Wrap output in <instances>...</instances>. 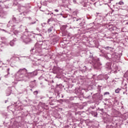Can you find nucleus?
Returning a JSON list of instances; mask_svg holds the SVG:
<instances>
[{
	"label": "nucleus",
	"instance_id": "nucleus-1",
	"mask_svg": "<svg viewBox=\"0 0 128 128\" xmlns=\"http://www.w3.org/2000/svg\"><path fill=\"white\" fill-rule=\"evenodd\" d=\"M36 74L34 72H28V70L26 68L20 69L15 74L14 77L18 82L24 80L26 82L32 78H34Z\"/></svg>",
	"mask_w": 128,
	"mask_h": 128
},
{
	"label": "nucleus",
	"instance_id": "nucleus-2",
	"mask_svg": "<svg viewBox=\"0 0 128 128\" xmlns=\"http://www.w3.org/2000/svg\"><path fill=\"white\" fill-rule=\"evenodd\" d=\"M42 48L48 50V44L46 41H39L35 44L34 48L32 49V52H34L36 56H42Z\"/></svg>",
	"mask_w": 128,
	"mask_h": 128
},
{
	"label": "nucleus",
	"instance_id": "nucleus-3",
	"mask_svg": "<svg viewBox=\"0 0 128 128\" xmlns=\"http://www.w3.org/2000/svg\"><path fill=\"white\" fill-rule=\"evenodd\" d=\"M20 32H24L22 36H21L20 38L25 44H28L32 42V39L30 38V35L28 34V30L26 28V27L24 26H20ZM25 30V31H24Z\"/></svg>",
	"mask_w": 128,
	"mask_h": 128
},
{
	"label": "nucleus",
	"instance_id": "nucleus-4",
	"mask_svg": "<svg viewBox=\"0 0 128 128\" xmlns=\"http://www.w3.org/2000/svg\"><path fill=\"white\" fill-rule=\"evenodd\" d=\"M19 12H20V13L18 15V18L17 17V18H13L12 19V22H20V20H22V16H26V14H28V10H26V8L24 6H21L20 8Z\"/></svg>",
	"mask_w": 128,
	"mask_h": 128
},
{
	"label": "nucleus",
	"instance_id": "nucleus-5",
	"mask_svg": "<svg viewBox=\"0 0 128 128\" xmlns=\"http://www.w3.org/2000/svg\"><path fill=\"white\" fill-rule=\"evenodd\" d=\"M0 6L2 8H0V18H4V16H6V12H4L2 10V8H6V6L4 5V2H2L0 4Z\"/></svg>",
	"mask_w": 128,
	"mask_h": 128
},
{
	"label": "nucleus",
	"instance_id": "nucleus-6",
	"mask_svg": "<svg viewBox=\"0 0 128 128\" xmlns=\"http://www.w3.org/2000/svg\"><path fill=\"white\" fill-rule=\"evenodd\" d=\"M9 64H14L16 62L20 60V58L16 56H13L10 60H7Z\"/></svg>",
	"mask_w": 128,
	"mask_h": 128
},
{
	"label": "nucleus",
	"instance_id": "nucleus-7",
	"mask_svg": "<svg viewBox=\"0 0 128 128\" xmlns=\"http://www.w3.org/2000/svg\"><path fill=\"white\" fill-rule=\"evenodd\" d=\"M41 64L40 59H38L37 60H34L32 62L33 66H40Z\"/></svg>",
	"mask_w": 128,
	"mask_h": 128
},
{
	"label": "nucleus",
	"instance_id": "nucleus-8",
	"mask_svg": "<svg viewBox=\"0 0 128 128\" xmlns=\"http://www.w3.org/2000/svg\"><path fill=\"white\" fill-rule=\"evenodd\" d=\"M12 92V88L10 87L8 88L6 92V94L8 96H10V94Z\"/></svg>",
	"mask_w": 128,
	"mask_h": 128
},
{
	"label": "nucleus",
	"instance_id": "nucleus-9",
	"mask_svg": "<svg viewBox=\"0 0 128 128\" xmlns=\"http://www.w3.org/2000/svg\"><path fill=\"white\" fill-rule=\"evenodd\" d=\"M76 94L78 96H82V92L80 91V90L78 89L77 90V91L76 92Z\"/></svg>",
	"mask_w": 128,
	"mask_h": 128
},
{
	"label": "nucleus",
	"instance_id": "nucleus-10",
	"mask_svg": "<svg viewBox=\"0 0 128 128\" xmlns=\"http://www.w3.org/2000/svg\"><path fill=\"white\" fill-rule=\"evenodd\" d=\"M72 20L73 22H76H76H80V18H77L76 17H73Z\"/></svg>",
	"mask_w": 128,
	"mask_h": 128
},
{
	"label": "nucleus",
	"instance_id": "nucleus-11",
	"mask_svg": "<svg viewBox=\"0 0 128 128\" xmlns=\"http://www.w3.org/2000/svg\"><path fill=\"white\" fill-rule=\"evenodd\" d=\"M92 64L94 68H96V61L93 60L92 62Z\"/></svg>",
	"mask_w": 128,
	"mask_h": 128
},
{
	"label": "nucleus",
	"instance_id": "nucleus-12",
	"mask_svg": "<svg viewBox=\"0 0 128 128\" xmlns=\"http://www.w3.org/2000/svg\"><path fill=\"white\" fill-rule=\"evenodd\" d=\"M13 33L14 34H15V36H18V34H20V31L18 30H15Z\"/></svg>",
	"mask_w": 128,
	"mask_h": 128
},
{
	"label": "nucleus",
	"instance_id": "nucleus-13",
	"mask_svg": "<svg viewBox=\"0 0 128 128\" xmlns=\"http://www.w3.org/2000/svg\"><path fill=\"white\" fill-rule=\"evenodd\" d=\"M15 42H16V40H11L10 42V46H14Z\"/></svg>",
	"mask_w": 128,
	"mask_h": 128
},
{
	"label": "nucleus",
	"instance_id": "nucleus-14",
	"mask_svg": "<svg viewBox=\"0 0 128 128\" xmlns=\"http://www.w3.org/2000/svg\"><path fill=\"white\" fill-rule=\"evenodd\" d=\"M116 4H118L119 6H124V2L123 1H120L118 2H117Z\"/></svg>",
	"mask_w": 128,
	"mask_h": 128
},
{
	"label": "nucleus",
	"instance_id": "nucleus-15",
	"mask_svg": "<svg viewBox=\"0 0 128 128\" xmlns=\"http://www.w3.org/2000/svg\"><path fill=\"white\" fill-rule=\"evenodd\" d=\"M120 88H118L115 90V92L116 94H118L120 93Z\"/></svg>",
	"mask_w": 128,
	"mask_h": 128
},
{
	"label": "nucleus",
	"instance_id": "nucleus-16",
	"mask_svg": "<svg viewBox=\"0 0 128 128\" xmlns=\"http://www.w3.org/2000/svg\"><path fill=\"white\" fill-rule=\"evenodd\" d=\"M53 27H50L48 29V32H50L52 30Z\"/></svg>",
	"mask_w": 128,
	"mask_h": 128
},
{
	"label": "nucleus",
	"instance_id": "nucleus-17",
	"mask_svg": "<svg viewBox=\"0 0 128 128\" xmlns=\"http://www.w3.org/2000/svg\"><path fill=\"white\" fill-rule=\"evenodd\" d=\"M10 22H12V21H10L8 24H7L8 28H10Z\"/></svg>",
	"mask_w": 128,
	"mask_h": 128
},
{
	"label": "nucleus",
	"instance_id": "nucleus-18",
	"mask_svg": "<svg viewBox=\"0 0 128 128\" xmlns=\"http://www.w3.org/2000/svg\"><path fill=\"white\" fill-rule=\"evenodd\" d=\"M3 64H4V63L1 60H0V68H2Z\"/></svg>",
	"mask_w": 128,
	"mask_h": 128
},
{
	"label": "nucleus",
	"instance_id": "nucleus-19",
	"mask_svg": "<svg viewBox=\"0 0 128 128\" xmlns=\"http://www.w3.org/2000/svg\"><path fill=\"white\" fill-rule=\"evenodd\" d=\"M38 94V91H34V94L35 95V96H36V94Z\"/></svg>",
	"mask_w": 128,
	"mask_h": 128
},
{
	"label": "nucleus",
	"instance_id": "nucleus-20",
	"mask_svg": "<svg viewBox=\"0 0 128 128\" xmlns=\"http://www.w3.org/2000/svg\"><path fill=\"white\" fill-rule=\"evenodd\" d=\"M2 44H4V41L1 42V43L0 44V48L2 47Z\"/></svg>",
	"mask_w": 128,
	"mask_h": 128
},
{
	"label": "nucleus",
	"instance_id": "nucleus-21",
	"mask_svg": "<svg viewBox=\"0 0 128 128\" xmlns=\"http://www.w3.org/2000/svg\"><path fill=\"white\" fill-rule=\"evenodd\" d=\"M36 22H33L29 23L28 24H30V26L32 24H36Z\"/></svg>",
	"mask_w": 128,
	"mask_h": 128
},
{
	"label": "nucleus",
	"instance_id": "nucleus-22",
	"mask_svg": "<svg viewBox=\"0 0 128 128\" xmlns=\"http://www.w3.org/2000/svg\"><path fill=\"white\" fill-rule=\"evenodd\" d=\"M108 94H110L109 92H106L104 93V96H106Z\"/></svg>",
	"mask_w": 128,
	"mask_h": 128
},
{
	"label": "nucleus",
	"instance_id": "nucleus-23",
	"mask_svg": "<svg viewBox=\"0 0 128 128\" xmlns=\"http://www.w3.org/2000/svg\"><path fill=\"white\" fill-rule=\"evenodd\" d=\"M1 40H6V38L4 37H2V38H1Z\"/></svg>",
	"mask_w": 128,
	"mask_h": 128
},
{
	"label": "nucleus",
	"instance_id": "nucleus-24",
	"mask_svg": "<svg viewBox=\"0 0 128 128\" xmlns=\"http://www.w3.org/2000/svg\"><path fill=\"white\" fill-rule=\"evenodd\" d=\"M7 72H8V74H10V68H8L7 70H6Z\"/></svg>",
	"mask_w": 128,
	"mask_h": 128
},
{
	"label": "nucleus",
	"instance_id": "nucleus-25",
	"mask_svg": "<svg viewBox=\"0 0 128 128\" xmlns=\"http://www.w3.org/2000/svg\"><path fill=\"white\" fill-rule=\"evenodd\" d=\"M56 94H57L58 96H60V92H57L56 93Z\"/></svg>",
	"mask_w": 128,
	"mask_h": 128
},
{
	"label": "nucleus",
	"instance_id": "nucleus-26",
	"mask_svg": "<svg viewBox=\"0 0 128 128\" xmlns=\"http://www.w3.org/2000/svg\"><path fill=\"white\" fill-rule=\"evenodd\" d=\"M52 14H53V13L50 14V12H48L46 14H48V16H49V14H50V16H52Z\"/></svg>",
	"mask_w": 128,
	"mask_h": 128
},
{
	"label": "nucleus",
	"instance_id": "nucleus-27",
	"mask_svg": "<svg viewBox=\"0 0 128 128\" xmlns=\"http://www.w3.org/2000/svg\"><path fill=\"white\" fill-rule=\"evenodd\" d=\"M54 12H58V10L56 9L54 10Z\"/></svg>",
	"mask_w": 128,
	"mask_h": 128
},
{
	"label": "nucleus",
	"instance_id": "nucleus-28",
	"mask_svg": "<svg viewBox=\"0 0 128 128\" xmlns=\"http://www.w3.org/2000/svg\"><path fill=\"white\" fill-rule=\"evenodd\" d=\"M73 2H74V4H76V1L73 0Z\"/></svg>",
	"mask_w": 128,
	"mask_h": 128
},
{
	"label": "nucleus",
	"instance_id": "nucleus-29",
	"mask_svg": "<svg viewBox=\"0 0 128 128\" xmlns=\"http://www.w3.org/2000/svg\"><path fill=\"white\" fill-rule=\"evenodd\" d=\"M28 18L29 20H32V18L28 17Z\"/></svg>",
	"mask_w": 128,
	"mask_h": 128
},
{
	"label": "nucleus",
	"instance_id": "nucleus-30",
	"mask_svg": "<svg viewBox=\"0 0 128 128\" xmlns=\"http://www.w3.org/2000/svg\"><path fill=\"white\" fill-rule=\"evenodd\" d=\"M57 16H62V14L60 13V14H58Z\"/></svg>",
	"mask_w": 128,
	"mask_h": 128
},
{
	"label": "nucleus",
	"instance_id": "nucleus-31",
	"mask_svg": "<svg viewBox=\"0 0 128 128\" xmlns=\"http://www.w3.org/2000/svg\"><path fill=\"white\" fill-rule=\"evenodd\" d=\"M14 26V25H13V26H12V28H14V26Z\"/></svg>",
	"mask_w": 128,
	"mask_h": 128
},
{
	"label": "nucleus",
	"instance_id": "nucleus-32",
	"mask_svg": "<svg viewBox=\"0 0 128 128\" xmlns=\"http://www.w3.org/2000/svg\"><path fill=\"white\" fill-rule=\"evenodd\" d=\"M41 26H44V24H42Z\"/></svg>",
	"mask_w": 128,
	"mask_h": 128
},
{
	"label": "nucleus",
	"instance_id": "nucleus-33",
	"mask_svg": "<svg viewBox=\"0 0 128 128\" xmlns=\"http://www.w3.org/2000/svg\"><path fill=\"white\" fill-rule=\"evenodd\" d=\"M43 24H44V26H46V23L44 22V23H43Z\"/></svg>",
	"mask_w": 128,
	"mask_h": 128
},
{
	"label": "nucleus",
	"instance_id": "nucleus-34",
	"mask_svg": "<svg viewBox=\"0 0 128 128\" xmlns=\"http://www.w3.org/2000/svg\"><path fill=\"white\" fill-rule=\"evenodd\" d=\"M2 30L3 32H6V30L2 29Z\"/></svg>",
	"mask_w": 128,
	"mask_h": 128
},
{
	"label": "nucleus",
	"instance_id": "nucleus-35",
	"mask_svg": "<svg viewBox=\"0 0 128 128\" xmlns=\"http://www.w3.org/2000/svg\"><path fill=\"white\" fill-rule=\"evenodd\" d=\"M27 58H30V56H28Z\"/></svg>",
	"mask_w": 128,
	"mask_h": 128
},
{
	"label": "nucleus",
	"instance_id": "nucleus-36",
	"mask_svg": "<svg viewBox=\"0 0 128 128\" xmlns=\"http://www.w3.org/2000/svg\"><path fill=\"white\" fill-rule=\"evenodd\" d=\"M56 74H58V71H56Z\"/></svg>",
	"mask_w": 128,
	"mask_h": 128
},
{
	"label": "nucleus",
	"instance_id": "nucleus-37",
	"mask_svg": "<svg viewBox=\"0 0 128 128\" xmlns=\"http://www.w3.org/2000/svg\"><path fill=\"white\" fill-rule=\"evenodd\" d=\"M4 77H5V78H8V75H5V76H4Z\"/></svg>",
	"mask_w": 128,
	"mask_h": 128
},
{
	"label": "nucleus",
	"instance_id": "nucleus-38",
	"mask_svg": "<svg viewBox=\"0 0 128 128\" xmlns=\"http://www.w3.org/2000/svg\"><path fill=\"white\" fill-rule=\"evenodd\" d=\"M70 100H74V99L72 98H70Z\"/></svg>",
	"mask_w": 128,
	"mask_h": 128
},
{
	"label": "nucleus",
	"instance_id": "nucleus-39",
	"mask_svg": "<svg viewBox=\"0 0 128 128\" xmlns=\"http://www.w3.org/2000/svg\"><path fill=\"white\" fill-rule=\"evenodd\" d=\"M45 80H46V82H48V80H46V79H45Z\"/></svg>",
	"mask_w": 128,
	"mask_h": 128
},
{
	"label": "nucleus",
	"instance_id": "nucleus-40",
	"mask_svg": "<svg viewBox=\"0 0 128 128\" xmlns=\"http://www.w3.org/2000/svg\"><path fill=\"white\" fill-rule=\"evenodd\" d=\"M44 88V86H42V88Z\"/></svg>",
	"mask_w": 128,
	"mask_h": 128
},
{
	"label": "nucleus",
	"instance_id": "nucleus-41",
	"mask_svg": "<svg viewBox=\"0 0 128 128\" xmlns=\"http://www.w3.org/2000/svg\"><path fill=\"white\" fill-rule=\"evenodd\" d=\"M108 48V47L107 46V47H106L105 48Z\"/></svg>",
	"mask_w": 128,
	"mask_h": 128
},
{
	"label": "nucleus",
	"instance_id": "nucleus-42",
	"mask_svg": "<svg viewBox=\"0 0 128 128\" xmlns=\"http://www.w3.org/2000/svg\"><path fill=\"white\" fill-rule=\"evenodd\" d=\"M50 19H49V20H48V22H50Z\"/></svg>",
	"mask_w": 128,
	"mask_h": 128
},
{
	"label": "nucleus",
	"instance_id": "nucleus-43",
	"mask_svg": "<svg viewBox=\"0 0 128 128\" xmlns=\"http://www.w3.org/2000/svg\"><path fill=\"white\" fill-rule=\"evenodd\" d=\"M22 106V104H20V106Z\"/></svg>",
	"mask_w": 128,
	"mask_h": 128
},
{
	"label": "nucleus",
	"instance_id": "nucleus-44",
	"mask_svg": "<svg viewBox=\"0 0 128 128\" xmlns=\"http://www.w3.org/2000/svg\"><path fill=\"white\" fill-rule=\"evenodd\" d=\"M62 98H64V96L62 95Z\"/></svg>",
	"mask_w": 128,
	"mask_h": 128
},
{
	"label": "nucleus",
	"instance_id": "nucleus-45",
	"mask_svg": "<svg viewBox=\"0 0 128 128\" xmlns=\"http://www.w3.org/2000/svg\"><path fill=\"white\" fill-rule=\"evenodd\" d=\"M52 82H54V80H52Z\"/></svg>",
	"mask_w": 128,
	"mask_h": 128
},
{
	"label": "nucleus",
	"instance_id": "nucleus-46",
	"mask_svg": "<svg viewBox=\"0 0 128 128\" xmlns=\"http://www.w3.org/2000/svg\"><path fill=\"white\" fill-rule=\"evenodd\" d=\"M76 28H78V27H76Z\"/></svg>",
	"mask_w": 128,
	"mask_h": 128
},
{
	"label": "nucleus",
	"instance_id": "nucleus-47",
	"mask_svg": "<svg viewBox=\"0 0 128 128\" xmlns=\"http://www.w3.org/2000/svg\"><path fill=\"white\" fill-rule=\"evenodd\" d=\"M40 36H42V34H40Z\"/></svg>",
	"mask_w": 128,
	"mask_h": 128
},
{
	"label": "nucleus",
	"instance_id": "nucleus-48",
	"mask_svg": "<svg viewBox=\"0 0 128 128\" xmlns=\"http://www.w3.org/2000/svg\"><path fill=\"white\" fill-rule=\"evenodd\" d=\"M34 82H36V80H34Z\"/></svg>",
	"mask_w": 128,
	"mask_h": 128
},
{
	"label": "nucleus",
	"instance_id": "nucleus-49",
	"mask_svg": "<svg viewBox=\"0 0 128 128\" xmlns=\"http://www.w3.org/2000/svg\"><path fill=\"white\" fill-rule=\"evenodd\" d=\"M30 90H32V89H30Z\"/></svg>",
	"mask_w": 128,
	"mask_h": 128
},
{
	"label": "nucleus",
	"instance_id": "nucleus-50",
	"mask_svg": "<svg viewBox=\"0 0 128 128\" xmlns=\"http://www.w3.org/2000/svg\"><path fill=\"white\" fill-rule=\"evenodd\" d=\"M58 70V68H57V70Z\"/></svg>",
	"mask_w": 128,
	"mask_h": 128
},
{
	"label": "nucleus",
	"instance_id": "nucleus-51",
	"mask_svg": "<svg viewBox=\"0 0 128 128\" xmlns=\"http://www.w3.org/2000/svg\"><path fill=\"white\" fill-rule=\"evenodd\" d=\"M50 98H52V97H50Z\"/></svg>",
	"mask_w": 128,
	"mask_h": 128
},
{
	"label": "nucleus",
	"instance_id": "nucleus-52",
	"mask_svg": "<svg viewBox=\"0 0 128 128\" xmlns=\"http://www.w3.org/2000/svg\"><path fill=\"white\" fill-rule=\"evenodd\" d=\"M121 0L122 2V0Z\"/></svg>",
	"mask_w": 128,
	"mask_h": 128
},
{
	"label": "nucleus",
	"instance_id": "nucleus-53",
	"mask_svg": "<svg viewBox=\"0 0 128 128\" xmlns=\"http://www.w3.org/2000/svg\"><path fill=\"white\" fill-rule=\"evenodd\" d=\"M0 80H1V78H0Z\"/></svg>",
	"mask_w": 128,
	"mask_h": 128
},
{
	"label": "nucleus",
	"instance_id": "nucleus-54",
	"mask_svg": "<svg viewBox=\"0 0 128 128\" xmlns=\"http://www.w3.org/2000/svg\"><path fill=\"white\" fill-rule=\"evenodd\" d=\"M37 30H38V28H37Z\"/></svg>",
	"mask_w": 128,
	"mask_h": 128
},
{
	"label": "nucleus",
	"instance_id": "nucleus-55",
	"mask_svg": "<svg viewBox=\"0 0 128 128\" xmlns=\"http://www.w3.org/2000/svg\"><path fill=\"white\" fill-rule=\"evenodd\" d=\"M37 30H38V28H37Z\"/></svg>",
	"mask_w": 128,
	"mask_h": 128
}]
</instances>
